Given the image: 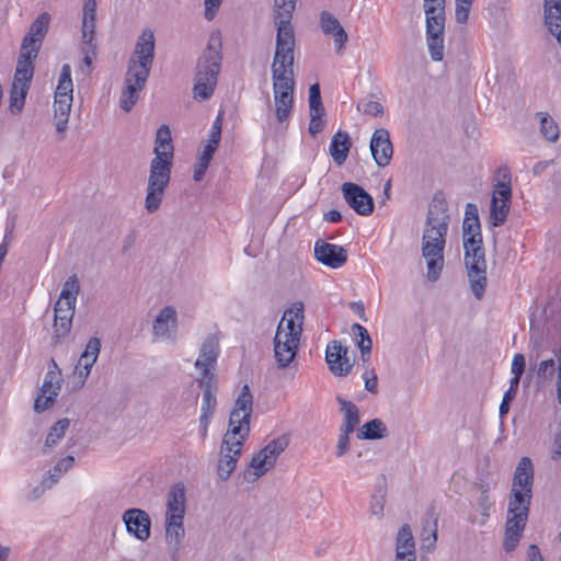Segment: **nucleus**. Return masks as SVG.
Here are the masks:
<instances>
[{
	"label": "nucleus",
	"instance_id": "obj_44",
	"mask_svg": "<svg viewBox=\"0 0 561 561\" xmlns=\"http://www.w3.org/2000/svg\"><path fill=\"white\" fill-rule=\"evenodd\" d=\"M537 116L540 119V133L551 142H554L559 137V127L554 119L547 112H538Z\"/></svg>",
	"mask_w": 561,
	"mask_h": 561
},
{
	"label": "nucleus",
	"instance_id": "obj_43",
	"mask_svg": "<svg viewBox=\"0 0 561 561\" xmlns=\"http://www.w3.org/2000/svg\"><path fill=\"white\" fill-rule=\"evenodd\" d=\"M73 83L71 79V67L68 64H64L58 79V84L55 91L57 98H72Z\"/></svg>",
	"mask_w": 561,
	"mask_h": 561
},
{
	"label": "nucleus",
	"instance_id": "obj_48",
	"mask_svg": "<svg viewBox=\"0 0 561 561\" xmlns=\"http://www.w3.org/2000/svg\"><path fill=\"white\" fill-rule=\"evenodd\" d=\"M70 421L69 419H62L56 422L45 440V447L51 448L58 444V442L65 436L67 430L69 428Z\"/></svg>",
	"mask_w": 561,
	"mask_h": 561
},
{
	"label": "nucleus",
	"instance_id": "obj_35",
	"mask_svg": "<svg viewBox=\"0 0 561 561\" xmlns=\"http://www.w3.org/2000/svg\"><path fill=\"white\" fill-rule=\"evenodd\" d=\"M297 0H275L274 22L276 26H293L291 18Z\"/></svg>",
	"mask_w": 561,
	"mask_h": 561
},
{
	"label": "nucleus",
	"instance_id": "obj_45",
	"mask_svg": "<svg viewBox=\"0 0 561 561\" xmlns=\"http://www.w3.org/2000/svg\"><path fill=\"white\" fill-rule=\"evenodd\" d=\"M511 203H500L497 201H491L490 206V224L493 227H501L505 224L507 215L510 213Z\"/></svg>",
	"mask_w": 561,
	"mask_h": 561
},
{
	"label": "nucleus",
	"instance_id": "obj_46",
	"mask_svg": "<svg viewBox=\"0 0 561 561\" xmlns=\"http://www.w3.org/2000/svg\"><path fill=\"white\" fill-rule=\"evenodd\" d=\"M426 42L431 58L440 61L444 57V33H426Z\"/></svg>",
	"mask_w": 561,
	"mask_h": 561
},
{
	"label": "nucleus",
	"instance_id": "obj_60",
	"mask_svg": "<svg viewBox=\"0 0 561 561\" xmlns=\"http://www.w3.org/2000/svg\"><path fill=\"white\" fill-rule=\"evenodd\" d=\"M95 20H82V44H94Z\"/></svg>",
	"mask_w": 561,
	"mask_h": 561
},
{
	"label": "nucleus",
	"instance_id": "obj_2",
	"mask_svg": "<svg viewBox=\"0 0 561 561\" xmlns=\"http://www.w3.org/2000/svg\"><path fill=\"white\" fill-rule=\"evenodd\" d=\"M221 42L210 37L205 50L197 60L194 78V98L208 100L215 91L221 67Z\"/></svg>",
	"mask_w": 561,
	"mask_h": 561
},
{
	"label": "nucleus",
	"instance_id": "obj_33",
	"mask_svg": "<svg viewBox=\"0 0 561 561\" xmlns=\"http://www.w3.org/2000/svg\"><path fill=\"white\" fill-rule=\"evenodd\" d=\"M388 435V428L380 419H373L363 424L356 433L362 440L381 439Z\"/></svg>",
	"mask_w": 561,
	"mask_h": 561
},
{
	"label": "nucleus",
	"instance_id": "obj_22",
	"mask_svg": "<svg viewBox=\"0 0 561 561\" xmlns=\"http://www.w3.org/2000/svg\"><path fill=\"white\" fill-rule=\"evenodd\" d=\"M50 16L47 12H44L37 16V19L31 24L28 32L22 39V46L24 48H33L36 50L41 49L42 43L48 31Z\"/></svg>",
	"mask_w": 561,
	"mask_h": 561
},
{
	"label": "nucleus",
	"instance_id": "obj_38",
	"mask_svg": "<svg viewBox=\"0 0 561 561\" xmlns=\"http://www.w3.org/2000/svg\"><path fill=\"white\" fill-rule=\"evenodd\" d=\"M352 332L358 339L356 344L360 351L362 360L364 363L368 362L371 355L373 341L367 329L359 323H354Z\"/></svg>",
	"mask_w": 561,
	"mask_h": 561
},
{
	"label": "nucleus",
	"instance_id": "obj_61",
	"mask_svg": "<svg viewBox=\"0 0 561 561\" xmlns=\"http://www.w3.org/2000/svg\"><path fill=\"white\" fill-rule=\"evenodd\" d=\"M526 360L525 356L520 353L515 354L512 362V373L514 377L512 379L520 380V377L523 376L525 371Z\"/></svg>",
	"mask_w": 561,
	"mask_h": 561
},
{
	"label": "nucleus",
	"instance_id": "obj_26",
	"mask_svg": "<svg viewBox=\"0 0 561 561\" xmlns=\"http://www.w3.org/2000/svg\"><path fill=\"white\" fill-rule=\"evenodd\" d=\"M280 333L276 332L274 337V357L279 369L287 368L295 359L299 343H293L291 341L282 342Z\"/></svg>",
	"mask_w": 561,
	"mask_h": 561
},
{
	"label": "nucleus",
	"instance_id": "obj_56",
	"mask_svg": "<svg viewBox=\"0 0 561 561\" xmlns=\"http://www.w3.org/2000/svg\"><path fill=\"white\" fill-rule=\"evenodd\" d=\"M81 53L83 55V66L82 71L89 75L92 70L93 59L96 57V45L95 44H81Z\"/></svg>",
	"mask_w": 561,
	"mask_h": 561
},
{
	"label": "nucleus",
	"instance_id": "obj_17",
	"mask_svg": "<svg viewBox=\"0 0 561 561\" xmlns=\"http://www.w3.org/2000/svg\"><path fill=\"white\" fill-rule=\"evenodd\" d=\"M316 259L332 268L343 266L347 261V251L337 244L318 240L314 244Z\"/></svg>",
	"mask_w": 561,
	"mask_h": 561
},
{
	"label": "nucleus",
	"instance_id": "obj_41",
	"mask_svg": "<svg viewBox=\"0 0 561 561\" xmlns=\"http://www.w3.org/2000/svg\"><path fill=\"white\" fill-rule=\"evenodd\" d=\"M30 87L25 83L18 84L13 81L9 99V107L12 114H18L23 110Z\"/></svg>",
	"mask_w": 561,
	"mask_h": 561
},
{
	"label": "nucleus",
	"instance_id": "obj_15",
	"mask_svg": "<svg viewBox=\"0 0 561 561\" xmlns=\"http://www.w3.org/2000/svg\"><path fill=\"white\" fill-rule=\"evenodd\" d=\"M446 239H439L438 242H422V255L426 260L427 278L436 282L444 266V248Z\"/></svg>",
	"mask_w": 561,
	"mask_h": 561
},
{
	"label": "nucleus",
	"instance_id": "obj_53",
	"mask_svg": "<svg viewBox=\"0 0 561 561\" xmlns=\"http://www.w3.org/2000/svg\"><path fill=\"white\" fill-rule=\"evenodd\" d=\"M462 244L463 250H468L469 248H482L483 247V240H482V233L481 228L479 229H472L470 231L462 230Z\"/></svg>",
	"mask_w": 561,
	"mask_h": 561
},
{
	"label": "nucleus",
	"instance_id": "obj_59",
	"mask_svg": "<svg viewBox=\"0 0 561 561\" xmlns=\"http://www.w3.org/2000/svg\"><path fill=\"white\" fill-rule=\"evenodd\" d=\"M535 369L538 378L546 379L547 377H551L554 374L556 362L553 358L545 359L539 363L537 368H533V370Z\"/></svg>",
	"mask_w": 561,
	"mask_h": 561
},
{
	"label": "nucleus",
	"instance_id": "obj_34",
	"mask_svg": "<svg viewBox=\"0 0 561 561\" xmlns=\"http://www.w3.org/2000/svg\"><path fill=\"white\" fill-rule=\"evenodd\" d=\"M336 401L341 405V412L344 413V422L341 426V432L353 433L359 423L358 408L351 401L345 400L341 396L336 397Z\"/></svg>",
	"mask_w": 561,
	"mask_h": 561
},
{
	"label": "nucleus",
	"instance_id": "obj_30",
	"mask_svg": "<svg viewBox=\"0 0 561 561\" xmlns=\"http://www.w3.org/2000/svg\"><path fill=\"white\" fill-rule=\"evenodd\" d=\"M176 311L173 307L167 306L160 310L153 322V333L157 336L168 337L170 328L175 327Z\"/></svg>",
	"mask_w": 561,
	"mask_h": 561
},
{
	"label": "nucleus",
	"instance_id": "obj_55",
	"mask_svg": "<svg viewBox=\"0 0 561 561\" xmlns=\"http://www.w3.org/2000/svg\"><path fill=\"white\" fill-rule=\"evenodd\" d=\"M58 392H59V386H57L56 389L50 392V394H43V392H41L37 396V398L35 399L34 410L37 413H42L45 410H47L49 407L53 405L55 398L58 396Z\"/></svg>",
	"mask_w": 561,
	"mask_h": 561
},
{
	"label": "nucleus",
	"instance_id": "obj_50",
	"mask_svg": "<svg viewBox=\"0 0 561 561\" xmlns=\"http://www.w3.org/2000/svg\"><path fill=\"white\" fill-rule=\"evenodd\" d=\"M481 228L479 220V210L476 204L468 203L466 205L465 219L462 222V230L470 231L472 229Z\"/></svg>",
	"mask_w": 561,
	"mask_h": 561
},
{
	"label": "nucleus",
	"instance_id": "obj_31",
	"mask_svg": "<svg viewBox=\"0 0 561 561\" xmlns=\"http://www.w3.org/2000/svg\"><path fill=\"white\" fill-rule=\"evenodd\" d=\"M426 15V33H444L445 30V5L437 7L424 3Z\"/></svg>",
	"mask_w": 561,
	"mask_h": 561
},
{
	"label": "nucleus",
	"instance_id": "obj_18",
	"mask_svg": "<svg viewBox=\"0 0 561 561\" xmlns=\"http://www.w3.org/2000/svg\"><path fill=\"white\" fill-rule=\"evenodd\" d=\"M347 347L342 346L339 341H331L325 350V362L335 376H346L352 369L347 358Z\"/></svg>",
	"mask_w": 561,
	"mask_h": 561
},
{
	"label": "nucleus",
	"instance_id": "obj_12",
	"mask_svg": "<svg viewBox=\"0 0 561 561\" xmlns=\"http://www.w3.org/2000/svg\"><path fill=\"white\" fill-rule=\"evenodd\" d=\"M341 191L346 204L357 215L366 217L374 213V198L359 184L345 182L342 184Z\"/></svg>",
	"mask_w": 561,
	"mask_h": 561
},
{
	"label": "nucleus",
	"instance_id": "obj_5",
	"mask_svg": "<svg viewBox=\"0 0 561 561\" xmlns=\"http://www.w3.org/2000/svg\"><path fill=\"white\" fill-rule=\"evenodd\" d=\"M253 396L249 385H243L229 416V428L224 435V443L228 444L237 435H249L250 419L252 414Z\"/></svg>",
	"mask_w": 561,
	"mask_h": 561
},
{
	"label": "nucleus",
	"instance_id": "obj_40",
	"mask_svg": "<svg viewBox=\"0 0 561 561\" xmlns=\"http://www.w3.org/2000/svg\"><path fill=\"white\" fill-rule=\"evenodd\" d=\"M274 101H275V114L276 118L279 123L287 121L289 117L293 104H294V94H288V92H274Z\"/></svg>",
	"mask_w": 561,
	"mask_h": 561
},
{
	"label": "nucleus",
	"instance_id": "obj_54",
	"mask_svg": "<svg viewBox=\"0 0 561 561\" xmlns=\"http://www.w3.org/2000/svg\"><path fill=\"white\" fill-rule=\"evenodd\" d=\"M234 439H230L228 444L221 443V447H225V453L230 454V457H234L237 462L242 454V447L249 435H237Z\"/></svg>",
	"mask_w": 561,
	"mask_h": 561
},
{
	"label": "nucleus",
	"instance_id": "obj_36",
	"mask_svg": "<svg viewBox=\"0 0 561 561\" xmlns=\"http://www.w3.org/2000/svg\"><path fill=\"white\" fill-rule=\"evenodd\" d=\"M273 90L274 92H288L294 94L295 80L294 70L290 69H272Z\"/></svg>",
	"mask_w": 561,
	"mask_h": 561
},
{
	"label": "nucleus",
	"instance_id": "obj_63",
	"mask_svg": "<svg viewBox=\"0 0 561 561\" xmlns=\"http://www.w3.org/2000/svg\"><path fill=\"white\" fill-rule=\"evenodd\" d=\"M363 379L365 381V389L370 393L378 392V377L374 369L370 371L366 370L363 374Z\"/></svg>",
	"mask_w": 561,
	"mask_h": 561
},
{
	"label": "nucleus",
	"instance_id": "obj_64",
	"mask_svg": "<svg viewBox=\"0 0 561 561\" xmlns=\"http://www.w3.org/2000/svg\"><path fill=\"white\" fill-rule=\"evenodd\" d=\"M471 4L456 3L455 18L460 24H465L468 21Z\"/></svg>",
	"mask_w": 561,
	"mask_h": 561
},
{
	"label": "nucleus",
	"instance_id": "obj_39",
	"mask_svg": "<svg viewBox=\"0 0 561 561\" xmlns=\"http://www.w3.org/2000/svg\"><path fill=\"white\" fill-rule=\"evenodd\" d=\"M386 494V477L381 474L376 483V493L371 495L369 507L370 514L377 516L378 518L383 516Z\"/></svg>",
	"mask_w": 561,
	"mask_h": 561
},
{
	"label": "nucleus",
	"instance_id": "obj_58",
	"mask_svg": "<svg viewBox=\"0 0 561 561\" xmlns=\"http://www.w3.org/2000/svg\"><path fill=\"white\" fill-rule=\"evenodd\" d=\"M72 100L69 98H57L55 96L54 112L55 116H69L72 105Z\"/></svg>",
	"mask_w": 561,
	"mask_h": 561
},
{
	"label": "nucleus",
	"instance_id": "obj_14",
	"mask_svg": "<svg viewBox=\"0 0 561 561\" xmlns=\"http://www.w3.org/2000/svg\"><path fill=\"white\" fill-rule=\"evenodd\" d=\"M369 149L378 167L385 168L390 163L393 156V145L388 129L381 127L373 133Z\"/></svg>",
	"mask_w": 561,
	"mask_h": 561
},
{
	"label": "nucleus",
	"instance_id": "obj_9",
	"mask_svg": "<svg viewBox=\"0 0 561 561\" xmlns=\"http://www.w3.org/2000/svg\"><path fill=\"white\" fill-rule=\"evenodd\" d=\"M276 47L272 69L294 70L295 32L293 26H276Z\"/></svg>",
	"mask_w": 561,
	"mask_h": 561
},
{
	"label": "nucleus",
	"instance_id": "obj_28",
	"mask_svg": "<svg viewBox=\"0 0 561 561\" xmlns=\"http://www.w3.org/2000/svg\"><path fill=\"white\" fill-rule=\"evenodd\" d=\"M534 474L535 469L531 459L529 457H522L516 466L512 485L530 492L534 484Z\"/></svg>",
	"mask_w": 561,
	"mask_h": 561
},
{
	"label": "nucleus",
	"instance_id": "obj_11",
	"mask_svg": "<svg viewBox=\"0 0 561 561\" xmlns=\"http://www.w3.org/2000/svg\"><path fill=\"white\" fill-rule=\"evenodd\" d=\"M220 354V346L215 335H208L199 348V354L195 360V368L199 370L198 378H218L216 367Z\"/></svg>",
	"mask_w": 561,
	"mask_h": 561
},
{
	"label": "nucleus",
	"instance_id": "obj_23",
	"mask_svg": "<svg viewBox=\"0 0 561 561\" xmlns=\"http://www.w3.org/2000/svg\"><path fill=\"white\" fill-rule=\"evenodd\" d=\"M185 488L184 484H174L167 495L165 519H184Z\"/></svg>",
	"mask_w": 561,
	"mask_h": 561
},
{
	"label": "nucleus",
	"instance_id": "obj_52",
	"mask_svg": "<svg viewBox=\"0 0 561 561\" xmlns=\"http://www.w3.org/2000/svg\"><path fill=\"white\" fill-rule=\"evenodd\" d=\"M357 110L373 117L381 116L385 112L383 105L377 101L363 99L357 104Z\"/></svg>",
	"mask_w": 561,
	"mask_h": 561
},
{
	"label": "nucleus",
	"instance_id": "obj_27",
	"mask_svg": "<svg viewBox=\"0 0 561 561\" xmlns=\"http://www.w3.org/2000/svg\"><path fill=\"white\" fill-rule=\"evenodd\" d=\"M352 140L348 133L337 130L330 142L329 151L336 165H342L347 159Z\"/></svg>",
	"mask_w": 561,
	"mask_h": 561
},
{
	"label": "nucleus",
	"instance_id": "obj_10",
	"mask_svg": "<svg viewBox=\"0 0 561 561\" xmlns=\"http://www.w3.org/2000/svg\"><path fill=\"white\" fill-rule=\"evenodd\" d=\"M288 444V437H277L253 456L250 467L254 469V479L262 477L275 466L278 456L287 448Z\"/></svg>",
	"mask_w": 561,
	"mask_h": 561
},
{
	"label": "nucleus",
	"instance_id": "obj_8",
	"mask_svg": "<svg viewBox=\"0 0 561 561\" xmlns=\"http://www.w3.org/2000/svg\"><path fill=\"white\" fill-rule=\"evenodd\" d=\"M448 224L449 215L447 214L445 202L438 199L437 195H435L433 198V205H431L427 211L423 232V242H438L439 239H446Z\"/></svg>",
	"mask_w": 561,
	"mask_h": 561
},
{
	"label": "nucleus",
	"instance_id": "obj_21",
	"mask_svg": "<svg viewBox=\"0 0 561 561\" xmlns=\"http://www.w3.org/2000/svg\"><path fill=\"white\" fill-rule=\"evenodd\" d=\"M196 382L202 389L201 416L213 417L217 407L218 378H197Z\"/></svg>",
	"mask_w": 561,
	"mask_h": 561
},
{
	"label": "nucleus",
	"instance_id": "obj_37",
	"mask_svg": "<svg viewBox=\"0 0 561 561\" xmlns=\"http://www.w3.org/2000/svg\"><path fill=\"white\" fill-rule=\"evenodd\" d=\"M402 552V554H416L415 553V540L408 524L400 527L396 537V553Z\"/></svg>",
	"mask_w": 561,
	"mask_h": 561
},
{
	"label": "nucleus",
	"instance_id": "obj_29",
	"mask_svg": "<svg viewBox=\"0 0 561 561\" xmlns=\"http://www.w3.org/2000/svg\"><path fill=\"white\" fill-rule=\"evenodd\" d=\"M185 536L183 519H165V540L171 546V558L174 561L182 547Z\"/></svg>",
	"mask_w": 561,
	"mask_h": 561
},
{
	"label": "nucleus",
	"instance_id": "obj_7",
	"mask_svg": "<svg viewBox=\"0 0 561 561\" xmlns=\"http://www.w3.org/2000/svg\"><path fill=\"white\" fill-rule=\"evenodd\" d=\"M154 34L150 28H145L138 36L135 49L128 59L127 69L140 72L137 79H142V75H150L154 60Z\"/></svg>",
	"mask_w": 561,
	"mask_h": 561
},
{
	"label": "nucleus",
	"instance_id": "obj_49",
	"mask_svg": "<svg viewBox=\"0 0 561 561\" xmlns=\"http://www.w3.org/2000/svg\"><path fill=\"white\" fill-rule=\"evenodd\" d=\"M309 114H325L319 83H313L309 88Z\"/></svg>",
	"mask_w": 561,
	"mask_h": 561
},
{
	"label": "nucleus",
	"instance_id": "obj_62",
	"mask_svg": "<svg viewBox=\"0 0 561 561\" xmlns=\"http://www.w3.org/2000/svg\"><path fill=\"white\" fill-rule=\"evenodd\" d=\"M324 115L310 114V123L308 131L316 136L320 134L325 127V121L322 118Z\"/></svg>",
	"mask_w": 561,
	"mask_h": 561
},
{
	"label": "nucleus",
	"instance_id": "obj_13",
	"mask_svg": "<svg viewBox=\"0 0 561 561\" xmlns=\"http://www.w3.org/2000/svg\"><path fill=\"white\" fill-rule=\"evenodd\" d=\"M122 519L128 534L138 540L146 541L150 537L151 519L141 508H128L123 513Z\"/></svg>",
	"mask_w": 561,
	"mask_h": 561
},
{
	"label": "nucleus",
	"instance_id": "obj_42",
	"mask_svg": "<svg viewBox=\"0 0 561 561\" xmlns=\"http://www.w3.org/2000/svg\"><path fill=\"white\" fill-rule=\"evenodd\" d=\"M75 463V457L68 455L60 459L54 467L48 471V477L43 479L44 486H53L59 481L61 476L68 471Z\"/></svg>",
	"mask_w": 561,
	"mask_h": 561
},
{
	"label": "nucleus",
	"instance_id": "obj_47",
	"mask_svg": "<svg viewBox=\"0 0 561 561\" xmlns=\"http://www.w3.org/2000/svg\"><path fill=\"white\" fill-rule=\"evenodd\" d=\"M237 463L236 458L230 457V454H226L225 447H220V458L217 468L219 479L227 481L236 469Z\"/></svg>",
	"mask_w": 561,
	"mask_h": 561
},
{
	"label": "nucleus",
	"instance_id": "obj_3",
	"mask_svg": "<svg viewBox=\"0 0 561 561\" xmlns=\"http://www.w3.org/2000/svg\"><path fill=\"white\" fill-rule=\"evenodd\" d=\"M79 293L80 284L77 275L69 276L64 283L59 299L54 307L53 346L58 345L70 334Z\"/></svg>",
	"mask_w": 561,
	"mask_h": 561
},
{
	"label": "nucleus",
	"instance_id": "obj_6",
	"mask_svg": "<svg viewBox=\"0 0 561 561\" xmlns=\"http://www.w3.org/2000/svg\"><path fill=\"white\" fill-rule=\"evenodd\" d=\"M465 266L473 296L481 300L488 285L485 250L482 248H469L465 250Z\"/></svg>",
	"mask_w": 561,
	"mask_h": 561
},
{
	"label": "nucleus",
	"instance_id": "obj_24",
	"mask_svg": "<svg viewBox=\"0 0 561 561\" xmlns=\"http://www.w3.org/2000/svg\"><path fill=\"white\" fill-rule=\"evenodd\" d=\"M320 26L325 35H332L334 37L337 51H340L347 42L348 36L339 20L330 12L323 11L320 14Z\"/></svg>",
	"mask_w": 561,
	"mask_h": 561
},
{
	"label": "nucleus",
	"instance_id": "obj_4",
	"mask_svg": "<svg viewBox=\"0 0 561 561\" xmlns=\"http://www.w3.org/2000/svg\"><path fill=\"white\" fill-rule=\"evenodd\" d=\"M531 497L533 490L527 492L526 489L512 485L505 523L504 548L506 551L514 549L523 535L528 520Z\"/></svg>",
	"mask_w": 561,
	"mask_h": 561
},
{
	"label": "nucleus",
	"instance_id": "obj_51",
	"mask_svg": "<svg viewBox=\"0 0 561 561\" xmlns=\"http://www.w3.org/2000/svg\"><path fill=\"white\" fill-rule=\"evenodd\" d=\"M51 364L57 369V371H47L44 383L41 388V392H43V394H50V392L54 391L57 386L60 387V370L58 369V366L54 359H51Z\"/></svg>",
	"mask_w": 561,
	"mask_h": 561
},
{
	"label": "nucleus",
	"instance_id": "obj_1",
	"mask_svg": "<svg viewBox=\"0 0 561 561\" xmlns=\"http://www.w3.org/2000/svg\"><path fill=\"white\" fill-rule=\"evenodd\" d=\"M154 158L150 162L145 208L149 214L156 213L163 199L171 180L173 145L168 125H161L156 134Z\"/></svg>",
	"mask_w": 561,
	"mask_h": 561
},
{
	"label": "nucleus",
	"instance_id": "obj_20",
	"mask_svg": "<svg viewBox=\"0 0 561 561\" xmlns=\"http://www.w3.org/2000/svg\"><path fill=\"white\" fill-rule=\"evenodd\" d=\"M100 350H101L100 339L95 337V336L91 337L88 341L85 348L79 358L78 366L76 367V369L78 370V374H79V378H80L79 383L76 388H81L83 386L85 378L89 376L92 366L94 365V363L98 359Z\"/></svg>",
	"mask_w": 561,
	"mask_h": 561
},
{
	"label": "nucleus",
	"instance_id": "obj_16",
	"mask_svg": "<svg viewBox=\"0 0 561 561\" xmlns=\"http://www.w3.org/2000/svg\"><path fill=\"white\" fill-rule=\"evenodd\" d=\"M140 76V72L127 69L125 79H124V88L119 98V106L125 112H129L133 106L137 103L139 99V93L144 89L148 75H142V79H137V76Z\"/></svg>",
	"mask_w": 561,
	"mask_h": 561
},
{
	"label": "nucleus",
	"instance_id": "obj_32",
	"mask_svg": "<svg viewBox=\"0 0 561 561\" xmlns=\"http://www.w3.org/2000/svg\"><path fill=\"white\" fill-rule=\"evenodd\" d=\"M497 175L501 176V180L495 184L491 201L495 199L500 203H511V171L507 167H501L497 169Z\"/></svg>",
	"mask_w": 561,
	"mask_h": 561
},
{
	"label": "nucleus",
	"instance_id": "obj_25",
	"mask_svg": "<svg viewBox=\"0 0 561 561\" xmlns=\"http://www.w3.org/2000/svg\"><path fill=\"white\" fill-rule=\"evenodd\" d=\"M304 320V304L296 301L291 307L284 312L279 322H283V328L288 336H301Z\"/></svg>",
	"mask_w": 561,
	"mask_h": 561
},
{
	"label": "nucleus",
	"instance_id": "obj_57",
	"mask_svg": "<svg viewBox=\"0 0 561 561\" xmlns=\"http://www.w3.org/2000/svg\"><path fill=\"white\" fill-rule=\"evenodd\" d=\"M480 490H481V493L478 499V505L482 512V515L484 517H489V515H490L489 511L492 507L493 502L491 501L490 495H489L488 484H480Z\"/></svg>",
	"mask_w": 561,
	"mask_h": 561
},
{
	"label": "nucleus",
	"instance_id": "obj_19",
	"mask_svg": "<svg viewBox=\"0 0 561 561\" xmlns=\"http://www.w3.org/2000/svg\"><path fill=\"white\" fill-rule=\"evenodd\" d=\"M38 51L39 50L30 47L24 48V46L21 45L13 78V81L18 84L25 83L26 85H31L34 76V61L37 58Z\"/></svg>",
	"mask_w": 561,
	"mask_h": 561
}]
</instances>
